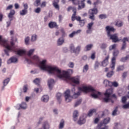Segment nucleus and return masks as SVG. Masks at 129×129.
Returning <instances> with one entry per match:
<instances>
[{
    "label": "nucleus",
    "instance_id": "1",
    "mask_svg": "<svg viewBox=\"0 0 129 129\" xmlns=\"http://www.w3.org/2000/svg\"><path fill=\"white\" fill-rule=\"evenodd\" d=\"M39 66L41 70L46 71L50 75H55L58 78L63 80H67L69 78H71V77H69V75L73 74V70L69 69L67 71H61L60 69L56 67L47 64V60L46 59L40 61Z\"/></svg>",
    "mask_w": 129,
    "mask_h": 129
},
{
    "label": "nucleus",
    "instance_id": "2",
    "mask_svg": "<svg viewBox=\"0 0 129 129\" xmlns=\"http://www.w3.org/2000/svg\"><path fill=\"white\" fill-rule=\"evenodd\" d=\"M79 91H83V92H91V96L92 98L96 99V98H99L101 96V93L96 90L93 89L91 86H83L82 87L79 88Z\"/></svg>",
    "mask_w": 129,
    "mask_h": 129
},
{
    "label": "nucleus",
    "instance_id": "3",
    "mask_svg": "<svg viewBox=\"0 0 129 129\" xmlns=\"http://www.w3.org/2000/svg\"><path fill=\"white\" fill-rule=\"evenodd\" d=\"M113 93V91L112 89H108L106 90L105 92L104 93V97L103 98V101L104 102H109V101H112L111 100V94Z\"/></svg>",
    "mask_w": 129,
    "mask_h": 129
},
{
    "label": "nucleus",
    "instance_id": "4",
    "mask_svg": "<svg viewBox=\"0 0 129 129\" xmlns=\"http://www.w3.org/2000/svg\"><path fill=\"white\" fill-rule=\"evenodd\" d=\"M97 13H98V11H97V9L96 8L90 9L89 11V19L92 20V21H94V20H95L94 15H96Z\"/></svg>",
    "mask_w": 129,
    "mask_h": 129
},
{
    "label": "nucleus",
    "instance_id": "5",
    "mask_svg": "<svg viewBox=\"0 0 129 129\" xmlns=\"http://www.w3.org/2000/svg\"><path fill=\"white\" fill-rule=\"evenodd\" d=\"M64 100L66 102L69 103L72 101V96L70 95V90H67L64 93Z\"/></svg>",
    "mask_w": 129,
    "mask_h": 129
},
{
    "label": "nucleus",
    "instance_id": "6",
    "mask_svg": "<svg viewBox=\"0 0 129 129\" xmlns=\"http://www.w3.org/2000/svg\"><path fill=\"white\" fill-rule=\"evenodd\" d=\"M70 49L71 52H73V53H75L76 55H78V54L80 53V51H81V46H78L76 48H75V46H74V45L72 44L70 46Z\"/></svg>",
    "mask_w": 129,
    "mask_h": 129
},
{
    "label": "nucleus",
    "instance_id": "7",
    "mask_svg": "<svg viewBox=\"0 0 129 129\" xmlns=\"http://www.w3.org/2000/svg\"><path fill=\"white\" fill-rule=\"evenodd\" d=\"M69 80L77 85H79V84H80V77L78 76L69 78Z\"/></svg>",
    "mask_w": 129,
    "mask_h": 129
},
{
    "label": "nucleus",
    "instance_id": "8",
    "mask_svg": "<svg viewBox=\"0 0 129 129\" xmlns=\"http://www.w3.org/2000/svg\"><path fill=\"white\" fill-rule=\"evenodd\" d=\"M19 62V59L16 56H12L7 60V64H17Z\"/></svg>",
    "mask_w": 129,
    "mask_h": 129
},
{
    "label": "nucleus",
    "instance_id": "9",
    "mask_svg": "<svg viewBox=\"0 0 129 129\" xmlns=\"http://www.w3.org/2000/svg\"><path fill=\"white\" fill-rule=\"evenodd\" d=\"M73 12L74 14H73V16L72 17V21L73 22H74V21L76 20L78 22H80L81 20V17L79 16H76V9H74Z\"/></svg>",
    "mask_w": 129,
    "mask_h": 129
},
{
    "label": "nucleus",
    "instance_id": "10",
    "mask_svg": "<svg viewBox=\"0 0 129 129\" xmlns=\"http://www.w3.org/2000/svg\"><path fill=\"white\" fill-rule=\"evenodd\" d=\"M108 37H109L110 39L112 40V42H114V43H116V42H118V41H119L118 39V36L116 34L112 35L110 34V36Z\"/></svg>",
    "mask_w": 129,
    "mask_h": 129
},
{
    "label": "nucleus",
    "instance_id": "11",
    "mask_svg": "<svg viewBox=\"0 0 129 129\" xmlns=\"http://www.w3.org/2000/svg\"><path fill=\"white\" fill-rule=\"evenodd\" d=\"M51 125L48 121H44L42 123V128L43 129H50Z\"/></svg>",
    "mask_w": 129,
    "mask_h": 129
},
{
    "label": "nucleus",
    "instance_id": "12",
    "mask_svg": "<svg viewBox=\"0 0 129 129\" xmlns=\"http://www.w3.org/2000/svg\"><path fill=\"white\" fill-rule=\"evenodd\" d=\"M108 59H109V55H108L105 59L101 62V66L102 67H106L108 65Z\"/></svg>",
    "mask_w": 129,
    "mask_h": 129
},
{
    "label": "nucleus",
    "instance_id": "13",
    "mask_svg": "<svg viewBox=\"0 0 129 129\" xmlns=\"http://www.w3.org/2000/svg\"><path fill=\"white\" fill-rule=\"evenodd\" d=\"M106 30L108 36H110V32H114L115 31V29H114V28L109 26L106 27Z\"/></svg>",
    "mask_w": 129,
    "mask_h": 129
},
{
    "label": "nucleus",
    "instance_id": "14",
    "mask_svg": "<svg viewBox=\"0 0 129 129\" xmlns=\"http://www.w3.org/2000/svg\"><path fill=\"white\" fill-rule=\"evenodd\" d=\"M65 40L63 37L59 38L56 41L57 46H62L64 44Z\"/></svg>",
    "mask_w": 129,
    "mask_h": 129
},
{
    "label": "nucleus",
    "instance_id": "15",
    "mask_svg": "<svg viewBox=\"0 0 129 129\" xmlns=\"http://www.w3.org/2000/svg\"><path fill=\"white\" fill-rule=\"evenodd\" d=\"M54 83H55V81L53 79H50L48 80V85L50 90H52V89L53 88V86L54 85Z\"/></svg>",
    "mask_w": 129,
    "mask_h": 129
},
{
    "label": "nucleus",
    "instance_id": "16",
    "mask_svg": "<svg viewBox=\"0 0 129 129\" xmlns=\"http://www.w3.org/2000/svg\"><path fill=\"white\" fill-rule=\"evenodd\" d=\"M110 68L112 70H114V68H115V57H113L111 60V63L110 65Z\"/></svg>",
    "mask_w": 129,
    "mask_h": 129
},
{
    "label": "nucleus",
    "instance_id": "17",
    "mask_svg": "<svg viewBox=\"0 0 129 129\" xmlns=\"http://www.w3.org/2000/svg\"><path fill=\"white\" fill-rule=\"evenodd\" d=\"M58 3H59V0H54L53 2V6L56 10L59 11V10H60V7L59 5H58Z\"/></svg>",
    "mask_w": 129,
    "mask_h": 129
},
{
    "label": "nucleus",
    "instance_id": "18",
    "mask_svg": "<svg viewBox=\"0 0 129 129\" xmlns=\"http://www.w3.org/2000/svg\"><path fill=\"white\" fill-rule=\"evenodd\" d=\"M78 2V4H74V5H79L78 10H81L85 8V4L84 3L80 2L79 3V0H77Z\"/></svg>",
    "mask_w": 129,
    "mask_h": 129
},
{
    "label": "nucleus",
    "instance_id": "19",
    "mask_svg": "<svg viewBox=\"0 0 129 129\" xmlns=\"http://www.w3.org/2000/svg\"><path fill=\"white\" fill-rule=\"evenodd\" d=\"M86 120L85 119V116H82L80 117V119L78 121V124H83L85 123Z\"/></svg>",
    "mask_w": 129,
    "mask_h": 129
},
{
    "label": "nucleus",
    "instance_id": "20",
    "mask_svg": "<svg viewBox=\"0 0 129 129\" xmlns=\"http://www.w3.org/2000/svg\"><path fill=\"white\" fill-rule=\"evenodd\" d=\"M41 100L42 102H48V101H49V96L47 95L42 96L41 98Z\"/></svg>",
    "mask_w": 129,
    "mask_h": 129
},
{
    "label": "nucleus",
    "instance_id": "21",
    "mask_svg": "<svg viewBox=\"0 0 129 129\" xmlns=\"http://www.w3.org/2000/svg\"><path fill=\"white\" fill-rule=\"evenodd\" d=\"M17 54L18 56H23L26 54V50L25 49H19L17 51Z\"/></svg>",
    "mask_w": 129,
    "mask_h": 129
},
{
    "label": "nucleus",
    "instance_id": "22",
    "mask_svg": "<svg viewBox=\"0 0 129 129\" xmlns=\"http://www.w3.org/2000/svg\"><path fill=\"white\" fill-rule=\"evenodd\" d=\"M16 12H15V10H12L10 13L8 15V18L10 19V21H13V17H14V15Z\"/></svg>",
    "mask_w": 129,
    "mask_h": 129
},
{
    "label": "nucleus",
    "instance_id": "23",
    "mask_svg": "<svg viewBox=\"0 0 129 129\" xmlns=\"http://www.w3.org/2000/svg\"><path fill=\"white\" fill-rule=\"evenodd\" d=\"M20 108L18 109H27V107H28V106L27 105V103L26 102H22L19 105Z\"/></svg>",
    "mask_w": 129,
    "mask_h": 129
},
{
    "label": "nucleus",
    "instance_id": "24",
    "mask_svg": "<svg viewBox=\"0 0 129 129\" xmlns=\"http://www.w3.org/2000/svg\"><path fill=\"white\" fill-rule=\"evenodd\" d=\"M48 26L50 28V29H53V28H58V25H57V23L54 22H51L49 23Z\"/></svg>",
    "mask_w": 129,
    "mask_h": 129
},
{
    "label": "nucleus",
    "instance_id": "25",
    "mask_svg": "<svg viewBox=\"0 0 129 129\" xmlns=\"http://www.w3.org/2000/svg\"><path fill=\"white\" fill-rule=\"evenodd\" d=\"M56 98L57 99V101L59 103H61L62 102V94L60 93H58L56 94Z\"/></svg>",
    "mask_w": 129,
    "mask_h": 129
},
{
    "label": "nucleus",
    "instance_id": "26",
    "mask_svg": "<svg viewBox=\"0 0 129 129\" xmlns=\"http://www.w3.org/2000/svg\"><path fill=\"white\" fill-rule=\"evenodd\" d=\"M95 112H96V109H91L89 111L88 116H89V117H90V116H92V115H93V113H95Z\"/></svg>",
    "mask_w": 129,
    "mask_h": 129
},
{
    "label": "nucleus",
    "instance_id": "27",
    "mask_svg": "<svg viewBox=\"0 0 129 129\" xmlns=\"http://www.w3.org/2000/svg\"><path fill=\"white\" fill-rule=\"evenodd\" d=\"M103 83L106 87H107V86H111V82H109V81L107 80H105Z\"/></svg>",
    "mask_w": 129,
    "mask_h": 129
},
{
    "label": "nucleus",
    "instance_id": "28",
    "mask_svg": "<svg viewBox=\"0 0 129 129\" xmlns=\"http://www.w3.org/2000/svg\"><path fill=\"white\" fill-rule=\"evenodd\" d=\"M124 69V67L123 66H118L116 68V71L117 72H119L120 71H123Z\"/></svg>",
    "mask_w": 129,
    "mask_h": 129
},
{
    "label": "nucleus",
    "instance_id": "29",
    "mask_svg": "<svg viewBox=\"0 0 129 129\" xmlns=\"http://www.w3.org/2000/svg\"><path fill=\"white\" fill-rule=\"evenodd\" d=\"M11 81V79L9 78H6L3 81V84L4 86H7L9 84V82Z\"/></svg>",
    "mask_w": 129,
    "mask_h": 129
},
{
    "label": "nucleus",
    "instance_id": "30",
    "mask_svg": "<svg viewBox=\"0 0 129 129\" xmlns=\"http://www.w3.org/2000/svg\"><path fill=\"white\" fill-rule=\"evenodd\" d=\"M37 38H38V36H37L36 34L32 35L31 38V41L36 42V41H37Z\"/></svg>",
    "mask_w": 129,
    "mask_h": 129
},
{
    "label": "nucleus",
    "instance_id": "31",
    "mask_svg": "<svg viewBox=\"0 0 129 129\" xmlns=\"http://www.w3.org/2000/svg\"><path fill=\"white\" fill-rule=\"evenodd\" d=\"M28 14V10L23 9L20 12V16H25Z\"/></svg>",
    "mask_w": 129,
    "mask_h": 129
},
{
    "label": "nucleus",
    "instance_id": "32",
    "mask_svg": "<svg viewBox=\"0 0 129 129\" xmlns=\"http://www.w3.org/2000/svg\"><path fill=\"white\" fill-rule=\"evenodd\" d=\"M123 25V22L120 21H118L116 22L115 25L117 26V27H122Z\"/></svg>",
    "mask_w": 129,
    "mask_h": 129
},
{
    "label": "nucleus",
    "instance_id": "33",
    "mask_svg": "<svg viewBox=\"0 0 129 129\" xmlns=\"http://www.w3.org/2000/svg\"><path fill=\"white\" fill-rule=\"evenodd\" d=\"M80 95V92L79 91L77 93H75L72 96V98L76 99Z\"/></svg>",
    "mask_w": 129,
    "mask_h": 129
},
{
    "label": "nucleus",
    "instance_id": "34",
    "mask_svg": "<svg viewBox=\"0 0 129 129\" xmlns=\"http://www.w3.org/2000/svg\"><path fill=\"white\" fill-rule=\"evenodd\" d=\"M96 129H108V128L106 126L102 127V123H100L97 125Z\"/></svg>",
    "mask_w": 129,
    "mask_h": 129
},
{
    "label": "nucleus",
    "instance_id": "35",
    "mask_svg": "<svg viewBox=\"0 0 129 129\" xmlns=\"http://www.w3.org/2000/svg\"><path fill=\"white\" fill-rule=\"evenodd\" d=\"M64 120H61L59 123V129H62L64 127Z\"/></svg>",
    "mask_w": 129,
    "mask_h": 129
},
{
    "label": "nucleus",
    "instance_id": "36",
    "mask_svg": "<svg viewBox=\"0 0 129 129\" xmlns=\"http://www.w3.org/2000/svg\"><path fill=\"white\" fill-rule=\"evenodd\" d=\"M88 69H89V66H88V64H86L83 67V72L84 73L87 72L88 71Z\"/></svg>",
    "mask_w": 129,
    "mask_h": 129
},
{
    "label": "nucleus",
    "instance_id": "37",
    "mask_svg": "<svg viewBox=\"0 0 129 129\" xmlns=\"http://www.w3.org/2000/svg\"><path fill=\"white\" fill-rule=\"evenodd\" d=\"M109 121H110V118L107 117L103 120V123H104V124H107Z\"/></svg>",
    "mask_w": 129,
    "mask_h": 129
},
{
    "label": "nucleus",
    "instance_id": "38",
    "mask_svg": "<svg viewBox=\"0 0 129 129\" xmlns=\"http://www.w3.org/2000/svg\"><path fill=\"white\" fill-rule=\"evenodd\" d=\"M82 102V100L81 99L77 101L75 104V107H77L78 105H80V104H81Z\"/></svg>",
    "mask_w": 129,
    "mask_h": 129
},
{
    "label": "nucleus",
    "instance_id": "39",
    "mask_svg": "<svg viewBox=\"0 0 129 129\" xmlns=\"http://www.w3.org/2000/svg\"><path fill=\"white\" fill-rule=\"evenodd\" d=\"M41 4V0H36L34 3L35 7H39Z\"/></svg>",
    "mask_w": 129,
    "mask_h": 129
},
{
    "label": "nucleus",
    "instance_id": "40",
    "mask_svg": "<svg viewBox=\"0 0 129 129\" xmlns=\"http://www.w3.org/2000/svg\"><path fill=\"white\" fill-rule=\"evenodd\" d=\"M34 52H35L34 48L29 50L27 52L28 56H31L32 54L34 53Z\"/></svg>",
    "mask_w": 129,
    "mask_h": 129
},
{
    "label": "nucleus",
    "instance_id": "41",
    "mask_svg": "<svg viewBox=\"0 0 129 129\" xmlns=\"http://www.w3.org/2000/svg\"><path fill=\"white\" fill-rule=\"evenodd\" d=\"M93 47V45L92 44H88L86 47V51H89L90 50H91V48Z\"/></svg>",
    "mask_w": 129,
    "mask_h": 129
},
{
    "label": "nucleus",
    "instance_id": "42",
    "mask_svg": "<svg viewBox=\"0 0 129 129\" xmlns=\"http://www.w3.org/2000/svg\"><path fill=\"white\" fill-rule=\"evenodd\" d=\"M30 42V37L27 36L25 39V43L26 45H29V42Z\"/></svg>",
    "mask_w": 129,
    "mask_h": 129
},
{
    "label": "nucleus",
    "instance_id": "43",
    "mask_svg": "<svg viewBox=\"0 0 129 129\" xmlns=\"http://www.w3.org/2000/svg\"><path fill=\"white\" fill-rule=\"evenodd\" d=\"M119 53V51L117 50H114V51L113 53V56L115 58L118 54Z\"/></svg>",
    "mask_w": 129,
    "mask_h": 129
},
{
    "label": "nucleus",
    "instance_id": "44",
    "mask_svg": "<svg viewBox=\"0 0 129 129\" xmlns=\"http://www.w3.org/2000/svg\"><path fill=\"white\" fill-rule=\"evenodd\" d=\"M112 75H113V71H112L107 73L106 76H107V77L110 78V77H111V76H112Z\"/></svg>",
    "mask_w": 129,
    "mask_h": 129
},
{
    "label": "nucleus",
    "instance_id": "45",
    "mask_svg": "<svg viewBox=\"0 0 129 129\" xmlns=\"http://www.w3.org/2000/svg\"><path fill=\"white\" fill-rule=\"evenodd\" d=\"M111 86H114V87H117L118 86V83L117 82H111Z\"/></svg>",
    "mask_w": 129,
    "mask_h": 129
},
{
    "label": "nucleus",
    "instance_id": "46",
    "mask_svg": "<svg viewBox=\"0 0 129 129\" xmlns=\"http://www.w3.org/2000/svg\"><path fill=\"white\" fill-rule=\"evenodd\" d=\"M128 59H129V55L126 56L125 57H122V58H121V62H125V61H126V60H127Z\"/></svg>",
    "mask_w": 129,
    "mask_h": 129
},
{
    "label": "nucleus",
    "instance_id": "47",
    "mask_svg": "<svg viewBox=\"0 0 129 129\" xmlns=\"http://www.w3.org/2000/svg\"><path fill=\"white\" fill-rule=\"evenodd\" d=\"M99 19H101V20H102L103 19H106V18H107L106 15H105V14H101L99 16Z\"/></svg>",
    "mask_w": 129,
    "mask_h": 129
},
{
    "label": "nucleus",
    "instance_id": "48",
    "mask_svg": "<svg viewBox=\"0 0 129 129\" xmlns=\"http://www.w3.org/2000/svg\"><path fill=\"white\" fill-rule=\"evenodd\" d=\"M33 82L34 83H35V84H36L37 85H39V83H40V79L37 78L33 81Z\"/></svg>",
    "mask_w": 129,
    "mask_h": 129
},
{
    "label": "nucleus",
    "instance_id": "49",
    "mask_svg": "<svg viewBox=\"0 0 129 129\" xmlns=\"http://www.w3.org/2000/svg\"><path fill=\"white\" fill-rule=\"evenodd\" d=\"M94 24V23L93 22H91L89 23L87 26L88 29H92V26H93Z\"/></svg>",
    "mask_w": 129,
    "mask_h": 129
},
{
    "label": "nucleus",
    "instance_id": "50",
    "mask_svg": "<svg viewBox=\"0 0 129 129\" xmlns=\"http://www.w3.org/2000/svg\"><path fill=\"white\" fill-rule=\"evenodd\" d=\"M79 22L81 27H83V26L85 25V22L84 21V20H81Z\"/></svg>",
    "mask_w": 129,
    "mask_h": 129
},
{
    "label": "nucleus",
    "instance_id": "51",
    "mask_svg": "<svg viewBox=\"0 0 129 129\" xmlns=\"http://www.w3.org/2000/svg\"><path fill=\"white\" fill-rule=\"evenodd\" d=\"M35 13L36 14H40L41 13V8H37L34 10Z\"/></svg>",
    "mask_w": 129,
    "mask_h": 129
},
{
    "label": "nucleus",
    "instance_id": "52",
    "mask_svg": "<svg viewBox=\"0 0 129 129\" xmlns=\"http://www.w3.org/2000/svg\"><path fill=\"white\" fill-rule=\"evenodd\" d=\"M60 32L62 34V37H65V36H66V33H65V30H64V29L61 28L60 29Z\"/></svg>",
    "mask_w": 129,
    "mask_h": 129
},
{
    "label": "nucleus",
    "instance_id": "53",
    "mask_svg": "<svg viewBox=\"0 0 129 129\" xmlns=\"http://www.w3.org/2000/svg\"><path fill=\"white\" fill-rule=\"evenodd\" d=\"M60 32L62 34V37H65V36H66V33H65V30H64V29L61 28L60 29Z\"/></svg>",
    "mask_w": 129,
    "mask_h": 129
},
{
    "label": "nucleus",
    "instance_id": "54",
    "mask_svg": "<svg viewBox=\"0 0 129 129\" xmlns=\"http://www.w3.org/2000/svg\"><path fill=\"white\" fill-rule=\"evenodd\" d=\"M47 5V2H43L42 3L40 4V7L41 8H45Z\"/></svg>",
    "mask_w": 129,
    "mask_h": 129
},
{
    "label": "nucleus",
    "instance_id": "55",
    "mask_svg": "<svg viewBox=\"0 0 129 129\" xmlns=\"http://www.w3.org/2000/svg\"><path fill=\"white\" fill-rule=\"evenodd\" d=\"M68 67L70 68H74V63L72 62H70L69 64H68Z\"/></svg>",
    "mask_w": 129,
    "mask_h": 129
},
{
    "label": "nucleus",
    "instance_id": "56",
    "mask_svg": "<svg viewBox=\"0 0 129 129\" xmlns=\"http://www.w3.org/2000/svg\"><path fill=\"white\" fill-rule=\"evenodd\" d=\"M95 54L96 53L95 51L93 52L91 55V59H92V60H94V59H95Z\"/></svg>",
    "mask_w": 129,
    "mask_h": 129
},
{
    "label": "nucleus",
    "instance_id": "57",
    "mask_svg": "<svg viewBox=\"0 0 129 129\" xmlns=\"http://www.w3.org/2000/svg\"><path fill=\"white\" fill-rule=\"evenodd\" d=\"M125 48H126V43L123 42V44L121 47V50H125Z\"/></svg>",
    "mask_w": 129,
    "mask_h": 129
},
{
    "label": "nucleus",
    "instance_id": "58",
    "mask_svg": "<svg viewBox=\"0 0 129 129\" xmlns=\"http://www.w3.org/2000/svg\"><path fill=\"white\" fill-rule=\"evenodd\" d=\"M78 116V111L75 110L74 111V117L75 118V117H77Z\"/></svg>",
    "mask_w": 129,
    "mask_h": 129
},
{
    "label": "nucleus",
    "instance_id": "59",
    "mask_svg": "<svg viewBox=\"0 0 129 129\" xmlns=\"http://www.w3.org/2000/svg\"><path fill=\"white\" fill-rule=\"evenodd\" d=\"M116 47V44H113L112 45H111L109 47V50H113V49H115Z\"/></svg>",
    "mask_w": 129,
    "mask_h": 129
},
{
    "label": "nucleus",
    "instance_id": "60",
    "mask_svg": "<svg viewBox=\"0 0 129 129\" xmlns=\"http://www.w3.org/2000/svg\"><path fill=\"white\" fill-rule=\"evenodd\" d=\"M123 43H125V42H129V37H124L122 40Z\"/></svg>",
    "mask_w": 129,
    "mask_h": 129
},
{
    "label": "nucleus",
    "instance_id": "61",
    "mask_svg": "<svg viewBox=\"0 0 129 129\" xmlns=\"http://www.w3.org/2000/svg\"><path fill=\"white\" fill-rule=\"evenodd\" d=\"M99 67V62H98V61H96L95 63L94 69H97V68H98Z\"/></svg>",
    "mask_w": 129,
    "mask_h": 129
},
{
    "label": "nucleus",
    "instance_id": "62",
    "mask_svg": "<svg viewBox=\"0 0 129 129\" xmlns=\"http://www.w3.org/2000/svg\"><path fill=\"white\" fill-rule=\"evenodd\" d=\"M34 91L36 92V93H39V91L40 90V91H42V88H35L34 89Z\"/></svg>",
    "mask_w": 129,
    "mask_h": 129
},
{
    "label": "nucleus",
    "instance_id": "63",
    "mask_svg": "<svg viewBox=\"0 0 129 129\" xmlns=\"http://www.w3.org/2000/svg\"><path fill=\"white\" fill-rule=\"evenodd\" d=\"M107 47V44L105 43H102L101 45V49H105Z\"/></svg>",
    "mask_w": 129,
    "mask_h": 129
},
{
    "label": "nucleus",
    "instance_id": "64",
    "mask_svg": "<svg viewBox=\"0 0 129 129\" xmlns=\"http://www.w3.org/2000/svg\"><path fill=\"white\" fill-rule=\"evenodd\" d=\"M23 7L24 8V10H28L29 6H28V4L27 3H23Z\"/></svg>",
    "mask_w": 129,
    "mask_h": 129
}]
</instances>
